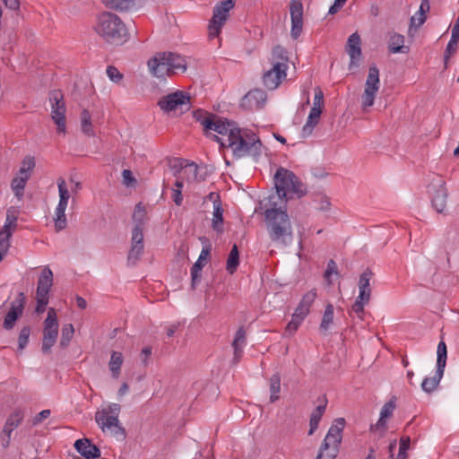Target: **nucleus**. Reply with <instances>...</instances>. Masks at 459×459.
<instances>
[{
    "label": "nucleus",
    "instance_id": "f257e3e1",
    "mask_svg": "<svg viewBox=\"0 0 459 459\" xmlns=\"http://www.w3.org/2000/svg\"><path fill=\"white\" fill-rule=\"evenodd\" d=\"M212 139L221 147L230 149L237 159L261 154L262 143L257 134L250 129L238 127L233 121L226 120L224 129L218 135L213 134Z\"/></svg>",
    "mask_w": 459,
    "mask_h": 459
},
{
    "label": "nucleus",
    "instance_id": "f03ea898",
    "mask_svg": "<svg viewBox=\"0 0 459 459\" xmlns=\"http://www.w3.org/2000/svg\"><path fill=\"white\" fill-rule=\"evenodd\" d=\"M270 208L264 212L267 230L272 241L283 246L292 240V227L286 212V204H278L274 196L269 197Z\"/></svg>",
    "mask_w": 459,
    "mask_h": 459
},
{
    "label": "nucleus",
    "instance_id": "7ed1b4c3",
    "mask_svg": "<svg viewBox=\"0 0 459 459\" xmlns=\"http://www.w3.org/2000/svg\"><path fill=\"white\" fill-rule=\"evenodd\" d=\"M121 406L116 403H108L95 412V422L101 432L123 442L126 438V430L119 420Z\"/></svg>",
    "mask_w": 459,
    "mask_h": 459
},
{
    "label": "nucleus",
    "instance_id": "20e7f679",
    "mask_svg": "<svg viewBox=\"0 0 459 459\" xmlns=\"http://www.w3.org/2000/svg\"><path fill=\"white\" fill-rule=\"evenodd\" d=\"M149 73L158 79H165L186 71L185 56L174 52H158L147 62Z\"/></svg>",
    "mask_w": 459,
    "mask_h": 459
},
{
    "label": "nucleus",
    "instance_id": "39448f33",
    "mask_svg": "<svg viewBox=\"0 0 459 459\" xmlns=\"http://www.w3.org/2000/svg\"><path fill=\"white\" fill-rule=\"evenodd\" d=\"M95 31L107 42L119 45L127 39V30L119 17L111 13H101L94 27Z\"/></svg>",
    "mask_w": 459,
    "mask_h": 459
},
{
    "label": "nucleus",
    "instance_id": "423d86ee",
    "mask_svg": "<svg viewBox=\"0 0 459 459\" xmlns=\"http://www.w3.org/2000/svg\"><path fill=\"white\" fill-rule=\"evenodd\" d=\"M289 57L284 48L277 46L273 49L271 68L264 73L263 83L268 90H275L286 79Z\"/></svg>",
    "mask_w": 459,
    "mask_h": 459
},
{
    "label": "nucleus",
    "instance_id": "0eeeda50",
    "mask_svg": "<svg viewBox=\"0 0 459 459\" xmlns=\"http://www.w3.org/2000/svg\"><path fill=\"white\" fill-rule=\"evenodd\" d=\"M274 185L276 195L274 200L277 199L278 204H286L287 193L302 194L301 183L296 175L284 168L277 169L274 175Z\"/></svg>",
    "mask_w": 459,
    "mask_h": 459
},
{
    "label": "nucleus",
    "instance_id": "6e6552de",
    "mask_svg": "<svg viewBox=\"0 0 459 459\" xmlns=\"http://www.w3.org/2000/svg\"><path fill=\"white\" fill-rule=\"evenodd\" d=\"M344 425L345 420L343 418H338L333 422L316 459H334L336 457L339 446L342 442V433Z\"/></svg>",
    "mask_w": 459,
    "mask_h": 459
},
{
    "label": "nucleus",
    "instance_id": "1a4fd4ad",
    "mask_svg": "<svg viewBox=\"0 0 459 459\" xmlns=\"http://www.w3.org/2000/svg\"><path fill=\"white\" fill-rule=\"evenodd\" d=\"M447 359V349L446 344L444 341H440L437 344V368L434 376L432 377H425L421 383V389L427 393L431 394L434 392L445 372L446 365Z\"/></svg>",
    "mask_w": 459,
    "mask_h": 459
},
{
    "label": "nucleus",
    "instance_id": "9d476101",
    "mask_svg": "<svg viewBox=\"0 0 459 459\" xmlns=\"http://www.w3.org/2000/svg\"><path fill=\"white\" fill-rule=\"evenodd\" d=\"M234 5L233 0H224L214 6L212 17L208 25L210 39L219 37L222 27L230 16V12L233 9Z\"/></svg>",
    "mask_w": 459,
    "mask_h": 459
},
{
    "label": "nucleus",
    "instance_id": "9b49d317",
    "mask_svg": "<svg viewBox=\"0 0 459 459\" xmlns=\"http://www.w3.org/2000/svg\"><path fill=\"white\" fill-rule=\"evenodd\" d=\"M48 100L51 108V118L56 125V130L59 134H65L66 121L65 112L66 107L64 100V95L59 90L51 91L48 93Z\"/></svg>",
    "mask_w": 459,
    "mask_h": 459
},
{
    "label": "nucleus",
    "instance_id": "f8f14e48",
    "mask_svg": "<svg viewBox=\"0 0 459 459\" xmlns=\"http://www.w3.org/2000/svg\"><path fill=\"white\" fill-rule=\"evenodd\" d=\"M158 106L165 113L177 110L183 113L191 108L190 96L182 91H176L161 97L158 101Z\"/></svg>",
    "mask_w": 459,
    "mask_h": 459
},
{
    "label": "nucleus",
    "instance_id": "ddd939ff",
    "mask_svg": "<svg viewBox=\"0 0 459 459\" xmlns=\"http://www.w3.org/2000/svg\"><path fill=\"white\" fill-rule=\"evenodd\" d=\"M379 88V70L376 65H372L368 69L364 91L361 95V107L364 110L373 106Z\"/></svg>",
    "mask_w": 459,
    "mask_h": 459
},
{
    "label": "nucleus",
    "instance_id": "4468645a",
    "mask_svg": "<svg viewBox=\"0 0 459 459\" xmlns=\"http://www.w3.org/2000/svg\"><path fill=\"white\" fill-rule=\"evenodd\" d=\"M428 192L430 196L433 208L439 213L443 212L446 207L448 192L446 186V181L441 177L432 178L428 186Z\"/></svg>",
    "mask_w": 459,
    "mask_h": 459
},
{
    "label": "nucleus",
    "instance_id": "2eb2a0df",
    "mask_svg": "<svg viewBox=\"0 0 459 459\" xmlns=\"http://www.w3.org/2000/svg\"><path fill=\"white\" fill-rule=\"evenodd\" d=\"M58 335V321L56 310L48 308L47 318L44 321L42 351L48 353L56 342Z\"/></svg>",
    "mask_w": 459,
    "mask_h": 459
},
{
    "label": "nucleus",
    "instance_id": "dca6fc26",
    "mask_svg": "<svg viewBox=\"0 0 459 459\" xmlns=\"http://www.w3.org/2000/svg\"><path fill=\"white\" fill-rule=\"evenodd\" d=\"M20 208L10 206L6 211L4 224L0 230V248L7 252L10 247V238L18 227Z\"/></svg>",
    "mask_w": 459,
    "mask_h": 459
},
{
    "label": "nucleus",
    "instance_id": "f3484780",
    "mask_svg": "<svg viewBox=\"0 0 459 459\" xmlns=\"http://www.w3.org/2000/svg\"><path fill=\"white\" fill-rule=\"evenodd\" d=\"M193 116L203 126L204 134L212 137L213 135L212 131L217 133L216 135L221 133V129H224V124L227 120L202 109L194 111Z\"/></svg>",
    "mask_w": 459,
    "mask_h": 459
},
{
    "label": "nucleus",
    "instance_id": "a211bd4d",
    "mask_svg": "<svg viewBox=\"0 0 459 459\" xmlns=\"http://www.w3.org/2000/svg\"><path fill=\"white\" fill-rule=\"evenodd\" d=\"M26 302V297L23 292H20L15 299L11 303L10 309L4 316L3 327L5 330H12L16 321L22 316Z\"/></svg>",
    "mask_w": 459,
    "mask_h": 459
},
{
    "label": "nucleus",
    "instance_id": "6ab92c4d",
    "mask_svg": "<svg viewBox=\"0 0 459 459\" xmlns=\"http://www.w3.org/2000/svg\"><path fill=\"white\" fill-rule=\"evenodd\" d=\"M290 13L291 19V37L298 39L303 27V4L300 0H291L290 4Z\"/></svg>",
    "mask_w": 459,
    "mask_h": 459
},
{
    "label": "nucleus",
    "instance_id": "aec40b11",
    "mask_svg": "<svg viewBox=\"0 0 459 459\" xmlns=\"http://www.w3.org/2000/svg\"><path fill=\"white\" fill-rule=\"evenodd\" d=\"M346 52L351 58L349 68L351 70L352 68L358 67L361 59L362 52L360 36L357 32L352 33L348 38Z\"/></svg>",
    "mask_w": 459,
    "mask_h": 459
},
{
    "label": "nucleus",
    "instance_id": "412c9836",
    "mask_svg": "<svg viewBox=\"0 0 459 459\" xmlns=\"http://www.w3.org/2000/svg\"><path fill=\"white\" fill-rule=\"evenodd\" d=\"M267 96L265 91L261 89H255L248 91L241 100V106L244 108L255 110L264 107Z\"/></svg>",
    "mask_w": 459,
    "mask_h": 459
},
{
    "label": "nucleus",
    "instance_id": "4be33fe9",
    "mask_svg": "<svg viewBox=\"0 0 459 459\" xmlns=\"http://www.w3.org/2000/svg\"><path fill=\"white\" fill-rule=\"evenodd\" d=\"M172 167L179 168L176 172L180 178H184L186 182L195 181L197 179L198 168L194 162H188L184 160H175Z\"/></svg>",
    "mask_w": 459,
    "mask_h": 459
},
{
    "label": "nucleus",
    "instance_id": "5701e85b",
    "mask_svg": "<svg viewBox=\"0 0 459 459\" xmlns=\"http://www.w3.org/2000/svg\"><path fill=\"white\" fill-rule=\"evenodd\" d=\"M53 285V272L48 266H45L39 275L36 296L49 298V291Z\"/></svg>",
    "mask_w": 459,
    "mask_h": 459
},
{
    "label": "nucleus",
    "instance_id": "b1692460",
    "mask_svg": "<svg viewBox=\"0 0 459 459\" xmlns=\"http://www.w3.org/2000/svg\"><path fill=\"white\" fill-rule=\"evenodd\" d=\"M74 447L86 459H97L100 456V449L87 438L76 440Z\"/></svg>",
    "mask_w": 459,
    "mask_h": 459
},
{
    "label": "nucleus",
    "instance_id": "393cba45",
    "mask_svg": "<svg viewBox=\"0 0 459 459\" xmlns=\"http://www.w3.org/2000/svg\"><path fill=\"white\" fill-rule=\"evenodd\" d=\"M309 312L308 308L299 304L292 314L291 320L287 325L286 332L290 334L294 333L307 316Z\"/></svg>",
    "mask_w": 459,
    "mask_h": 459
},
{
    "label": "nucleus",
    "instance_id": "a878e982",
    "mask_svg": "<svg viewBox=\"0 0 459 459\" xmlns=\"http://www.w3.org/2000/svg\"><path fill=\"white\" fill-rule=\"evenodd\" d=\"M404 36L396 32L391 33L388 39V49L391 53H408L409 47L404 45Z\"/></svg>",
    "mask_w": 459,
    "mask_h": 459
},
{
    "label": "nucleus",
    "instance_id": "bb28decb",
    "mask_svg": "<svg viewBox=\"0 0 459 459\" xmlns=\"http://www.w3.org/2000/svg\"><path fill=\"white\" fill-rule=\"evenodd\" d=\"M247 345L246 330L243 326L239 327L236 332L235 338L232 342L234 349V359L238 361L242 357L243 350Z\"/></svg>",
    "mask_w": 459,
    "mask_h": 459
},
{
    "label": "nucleus",
    "instance_id": "cd10ccee",
    "mask_svg": "<svg viewBox=\"0 0 459 459\" xmlns=\"http://www.w3.org/2000/svg\"><path fill=\"white\" fill-rule=\"evenodd\" d=\"M370 297L371 292L366 290H359V295L351 307V312L356 314L359 319L363 318L364 307L369 303Z\"/></svg>",
    "mask_w": 459,
    "mask_h": 459
},
{
    "label": "nucleus",
    "instance_id": "c85d7f7f",
    "mask_svg": "<svg viewBox=\"0 0 459 459\" xmlns=\"http://www.w3.org/2000/svg\"><path fill=\"white\" fill-rule=\"evenodd\" d=\"M321 113V109L311 108L307 122L302 127L301 134L303 137H307L312 134L314 128L319 122Z\"/></svg>",
    "mask_w": 459,
    "mask_h": 459
},
{
    "label": "nucleus",
    "instance_id": "c756f323",
    "mask_svg": "<svg viewBox=\"0 0 459 459\" xmlns=\"http://www.w3.org/2000/svg\"><path fill=\"white\" fill-rule=\"evenodd\" d=\"M23 420V412L21 410H15L7 418L3 428V434H10L14 431Z\"/></svg>",
    "mask_w": 459,
    "mask_h": 459
},
{
    "label": "nucleus",
    "instance_id": "7c9ffc66",
    "mask_svg": "<svg viewBox=\"0 0 459 459\" xmlns=\"http://www.w3.org/2000/svg\"><path fill=\"white\" fill-rule=\"evenodd\" d=\"M212 228L218 233L223 231V208L221 203L215 202V205H213Z\"/></svg>",
    "mask_w": 459,
    "mask_h": 459
},
{
    "label": "nucleus",
    "instance_id": "2f4dec72",
    "mask_svg": "<svg viewBox=\"0 0 459 459\" xmlns=\"http://www.w3.org/2000/svg\"><path fill=\"white\" fill-rule=\"evenodd\" d=\"M124 362L123 354L119 351H113L111 353L108 368L113 378H118L121 371V367Z\"/></svg>",
    "mask_w": 459,
    "mask_h": 459
},
{
    "label": "nucleus",
    "instance_id": "473e14b6",
    "mask_svg": "<svg viewBox=\"0 0 459 459\" xmlns=\"http://www.w3.org/2000/svg\"><path fill=\"white\" fill-rule=\"evenodd\" d=\"M66 208V206L57 204L55 209L54 224L56 231H61L67 226V220L65 216Z\"/></svg>",
    "mask_w": 459,
    "mask_h": 459
},
{
    "label": "nucleus",
    "instance_id": "72a5a7b5",
    "mask_svg": "<svg viewBox=\"0 0 459 459\" xmlns=\"http://www.w3.org/2000/svg\"><path fill=\"white\" fill-rule=\"evenodd\" d=\"M239 265V252L238 246L233 245L226 262V269L229 273L233 274Z\"/></svg>",
    "mask_w": 459,
    "mask_h": 459
},
{
    "label": "nucleus",
    "instance_id": "f704fd0d",
    "mask_svg": "<svg viewBox=\"0 0 459 459\" xmlns=\"http://www.w3.org/2000/svg\"><path fill=\"white\" fill-rule=\"evenodd\" d=\"M325 411V405H318L311 413L309 420L308 435L311 436L317 429L322 416Z\"/></svg>",
    "mask_w": 459,
    "mask_h": 459
},
{
    "label": "nucleus",
    "instance_id": "c9c22d12",
    "mask_svg": "<svg viewBox=\"0 0 459 459\" xmlns=\"http://www.w3.org/2000/svg\"><path fill=\"white\" fill-rule=\"evenodd\" d=\"M270 384V401L272 403L277 401L281 392V376L279 373L273 374L269 380Z\"/></svg>",
    "mask_w": 459,
    "mask_h": 459
},
{
    "label": "nucleus",
    "instance_id": "e433bc0d",
    "mask_svg": "<svg viewBox=\"0 0 459 459\" xmlns=\"http://www.w3.org/2000/svg\"><path fill=\"white\" fill-rule=\"evenodd\" d=\"M333 322V307L332 304H328L325 307L321 323L320 330L326 333Z\"/></svg>",
    "mask_w": 459,
    "mask_h": 459
},
{
    "label": "nucleus",
    "instance_id": "4c0bfd02",
    "mask_svg": "<svg viewBox=\"0 0 459 459\" xmlns=\"http://www.w3.org/2000/svg\"><path fill=\"white\" fill-rule=\"evenodd\" d=\"M81 128L84 134L93 136L94 131L91 125V114L88 110L83 109L81 113Z\"/></svg>",
    "mask_w": 459,
    "mask_h": 459
},
{
    "label": "nucleus",
    "instance_id": "58836bf2",
    "mask_svg": "<svg viewBox=\"0 0 459 459\" xmlns=\"http://www.w3.org/2000/svg\"><path fill=\"white\" fill-rule=\"evenodd\" d=\"M57 187H58V195H59V202L57 204H62V205L67 207L68 201L70 198V191L67 188L64 178H60L57 179Z\"/></svg>",
    "mask_w": 459,
    "mask_h": 459
},
{
    "label": "nucleus",
    "instance_id": "ea45409f",
    "mask_svg": "<svg viewBox=\"0 0 459 459\" xmlns=\"http://www.w3.org/2000/svg\"><path fill=\"white\" fill-rule=\"evenodd\" d=\"M106 7L115 10H127L133 4V0H102Z\"/></svg>",
    "mask_w": 459,
    "mask_h": 459
},
{
    "label": "nucleus",
    "instance_id": "a19ab883",
    "mask_svg": "<svg viewBox=\"0 0 459 459\" xmlns=\"http://www.w3.org/2000/svg\"><path fill=\"white\" fill-rule=\"evenodd\" d=\"M200 239H201L202 243L204 244V246H203L202 251L199 255L197 261L194 264H199L201 269H203L208 257L210 256L212 246L205 238H202Z\"/></svg>",
    "mask_w": 459,
    "mask_h": 459
},
{
    "label": "nucleus",
    "instance_id": "79ce46f5",
    "mask_svg": "<svg viewBox=\"0 0 459 459\" xmlns=\"http://www.w3.org/2000/svg\"><path fill=\"white\" fill-rule=\"evenodd\" d=\"M28 180L19 178L18 177L13 178L11 183L12 190L18 200H22L24 194V188Z\"/></svg>",
    "mask_w": 459,
    "mask_h": 459
},
{
    "label": "nucleus",
    "instance_id": "37998d69",
    "mask_svg": "<svg viewBox=\"0 0 459 459\" xmlns=\"http://www.w3.org/2000/svg\"><path fill=\"white\" fill-rule=\"evenodd\" d=\"M143 243H134L131 242V247L128 252L127 260L131 264H135L136 261L140 258L143 252Z\"/></svg>",
    "mask_w": 459,
    "mask_h": 459
},
{
    "label": "nucleus",
    "instance_id": "c03bdc74",
    "mask_svg": "<svg viewBox=\"0 0 459 459\" xmlns=\"http://www.w3.org/2000/svg\"><path fill=\"white\" fill-rule=\"evenodd\" d=\"M373 273L367 269L359 276L358 287L359 290H366L371 292L370 281L372 279Z\"/></svg>",
    "mask_w": 459,
    "mask_h": 459
},
{
    "label": "nucleus",
    "instance_id": "a18cd8bd",
    "mask_svg": "<svg viewBox=\"0 0 459 459\" xmlns=\"http://www.w3.org/2000/svg\"><path fill=\"white\" fill-rule=\"evenodd\" d=\"M373 273L367 269L359 276L358 287L359 290H366L371 292L370 281L372 279Z\"/></svg>",
    "mask_w": 459,
    "mask_h": 459
},
{
    "label": "nucleus",
    "instance_id": "49530a36",
    "mask_svg": "<svg viewBox=\"0 0 459 459\" xmlns=\"http://www.w3.org/2000/svg\"><path fill=\"white\" fill-rule=\"evenodd\" d=\"M373 273L367 269L359 276L358 287L359 290H366L371 292L370 281L372 279Z\"/></svg>",
    "mask_w": 459,
    "mask_h": 459
},
{
    "label": "nucleus",
    "instance_id": "de8ad7c7",
    "mask_svg": "<svg viewBox=\"0 0 459 459\" xmlns=\"http://www.w3.org/2000/svg\"><path fill=\"white\" fill-rule=\"evenodd\" d=\"M394 409H395L394 401L391 400V401L387 402L381 409L380 418L377 421V425L378 426L384 425L385 420L393 414Z\"/></svg>",
    "mask_w": 459,
    "mask_h": 459
},
{
    "label": "nucleus",
    "instance_id": "09e8293b",
    "mask_svg": "<svg viewBox=\"0 0 459 459\" xmlns=\"http://www.w3.org/2000/svg\"><path fill=\"white\" fill-rule=\"evenodd\" d=\"M74 328L72 324L65 325L62 328V335L60 340V345L62 347L68 346L71 339L73 338Z\"/></svg>",
    "mask_w": 459,
    "mask_h": 459
},
{
    "label": "nucleus",
    "instance_id": "8fccbe9b",
    "mask_svg": "<svg viewBox=\"0 0 459 459\" xmlns=\"http://www.w3.org/2000/svg\"><path fill=\"white\" fill-rule=\"evenodd\" d=\"M317 297V291L316 289H312L306 292L303 296L301 300L299 301V305L303 306L306 308H308L310 311V307L312 304L315 302L316 299Z\"/></svg>",
    "mask_w": 459,
    "mask_h": 459
},
{
    "label": "nucleus",
    "instance_id": "3c124183",
    "mask_svg": "<svg viewBox=\"0 0 459 459\" xmlns=\"http://www.w3.org/2000/svg\"><path fill=\"white\" fill-rule=\"evenodd\" d=\"M30 334V328L29 326H24L22 328L19 338H18V350L22 351L29 342V338Z\"/></svg>",
    "mask_w": 459,
    "mask_h": 459
},
{
    "label": "nucleus",
    "instance_id": "603ef678",
    "mask_svg": "<svg viewBox=\"0 0 459 459\" xmlns=\"http://www.w3.org/2000/svg\"><path fill=\"white\" fill-rule=\"evenodd\" d=\"M410 446V437H403L400 439L399 451L395 459H406L407 450Z\"/></svg>",
    "mask_w": 459,
    "mask_h": 459
},
{
    "label": "nucleus",
    "instance_id": "864d4df0",
    "mask_svg": "<svg viewBox=\"0 0 459 459\" xmlns=\"http://www.w3.org/2000/svg\"><path fill=\"white\" fill-rule=\"evenodd\" d=\"M145 217V209L143 206L141 205V204H137L135 206L134 214H133V220L135 222V225H142L143 227V220Z\"/></svg>",
    "mask_w": 459,
    "mask_h": 459
},
{
    "label": "nucleus",
    "instance_id": "5fc2aeb1",
    "mask_svg": "<svg viewBox=\"0 0 459 459\" xmlns=\"http://www.w3.org/2000/svg\"><path fill=\"white\" fill-rule=\"evenodd\" d=\"M425 21H426V15L417 12L411 18L409 31H411L412 29L417 30L419 27H420L425 22Z\"/></svg>",
    "mask_w": 459,
    "mask_h": 459
},
{
    "label": "nucleus",
    "instance_id": "6e6d98bb",
    "mask_svg": "<svg viewBox=\"0 0 459 459\" xmlns=\"http://www.w3.org/2000/svg\"><path fill=\"white\" fill-rule=\"evenodd\" d=\"M337 264L333 260H330L327 264V268L324 273L325 279L327 281L328 284L332 283L331 276L333 274H337Z\"/></svg>",
    "mask_w": 459,
    "mask_h": 459
},
{
    "label": "nucleus",
    "instance_id": "4d7b16f0",
    "mask_svg": "<svg viewBox=\"0 0 459 459\" xmlns=\"http://www.w3.org/2000/svg\"><path fill=\"white\" fill-rule=\"evenodd\" d=\"M143 227L142 225H134L132 230V239L131 242L143 243Z\"/></svg>",
    "mask_w": 459,
    "mask_h": 459
},
{
    "label": "nucleus",
    "instance_id": "13d9d810",
    "mask_svg": "<svg viewBox=\"0 0 459 459\" xmlns=\"http://www.w3.org/2000/svg\"><path fill=\"white\" fill-rule=\"evenodd\" d=\"M106 72L108 77L114 82H119L123 78V74L115 66H108Z\"/></svg>",
    "mask_w": 459,
    "mask_h": 459
},
{
    "label": "nucleus",
    "instance_id": "bf43d9fd",
    "mask_svg": "<svg viewBox=\"0 0 459 459\" xmlns=\"http://www.w3.org/2000/svg\"><path fill=\"white\" fill-rule=\"evenodd\" d=\"M312 108H317L321 110L324 108V93L320 88L315 89V96Z\"/></svg>",
    "mask_w": 459,
    "mask_h": 459
},
{
    "label": "nucleus",
    "instance_id": "052dcab7",
    "mask_svg": "<svg viewBox=\"0 0 459 459\" xmlns=\"http://www.w3.org/2000/svg\"><path fill=\"white\" fill-rule=\"evenodd\" d=\"M35 167V160L32 156H26L23 158L22 161V165L20 169L23 171H27L31 174V171L33 170Z\"/></svg>",
    "mask_w": 459,
    "mask_h": 459
},
{
    "label": "nucleus",
    "instance_id": "680f3d73",
    "mask_svg": "<svg viewBox=\"0 0 459 459\" xmlns=\"http://www.w3.org/2000/svg\"><path fill=\"white\" fill-rule=\"evenodd\" d=\"M201 272L202 269L199 264H194L191 268V278H192V287L195 288V285L201 281Z\"/></svg>",
    "mask_w": 459,
    "mask_h": 459
},
{
    "label": "nucleus",
    "instance_id": "e2e57ef3",
    "mask_svg": "<svg viewBox=\"0 0 459 459\" xmlns=\"http://www.w3.org/2000/svg\"><path fill=\"white\" fill-rule=\"evenodd\" d=\"M48 299L49 298L48 297L40 298L39 296H36L37 306L35 310L38 314L43 313L45 311L46 306L48 303Z\"/></svg>",
    "mask_w": 459,
    "mask_h": 459
},
{
    "label": "nucleus",
    "instance_id": "0e129e2a",
    "mask_svg": "<svg viewBox=\"0 0 459 459\" xmlns=\"http://www.w3.org/2000/svg\"><path fill=\"white\" fill-rule=\"evenodd\" d=\"M152 355V348L151 347H144L141 351V359L142 362L144 365L148 364V360L150 359V356Z\"/></svg>",
    "mask_w": 459,
    "mask_h": 459
},
{
    "label": "nucleus",
    "instance_id": "69168bd1",
    "mask_svg": "<svg viewBox=\"0 0 459 459\" xmlns=\"http://www.w3.org/2000/svg\"><path fill=\"white\" fill-rule=\"evenodd\" d=\"M172 199L177 205H181L183 202V195L181 190L172 189Z\"/></svg>",
    "mask_w": 459,
    "mask_h": 459
},
{
    "label": "nucleus",
    "instance_id": "338daca9",
    "mask_svg": "<svg viewBox=\"0 0 459 459\" xmlns=\"http://www.w3.org/2000/svg\"><path fill=\"white\" fill-rule=\"evenodd\" d=\"M331 206V203L327 197L321 198L318 205V210L322 212H327L329 211Z\"/></svg>",
    "mask_w": 459,
    "mask_h": 459
},
{
    "label": "nucleus",
    "instance_id": "774afa93",
    "mask_svg": "<svg viewBox=\"0 0 459 459\" xmlns=\"http://www.w3.org/2000/svg\"><path fill=\"white\" fill-rule=\"evenodd\" d=\"M5 6L11 10L16 11L20 8L19 0H3Z\"/></svg>",
    "mask_w": 459,
    "mask_h": 459
}]
</instances>
